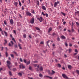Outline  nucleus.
I'll use <instances>...</instances> for the list:
<instances>
[{
    "mask_svg": "<svg viewBox=\"0 0 79 79\" xmlns=\"http://www.w3.org/2000/svg\"><path fill=\"white\" fill-rule=\"evenodd\" d=\"M6 63L7 64V66H8L9 69L10 70L11 69V66L10 65L11 62H10V61L8 60L7 61Z\"/></svg>",
    "mask_w": 79,
    "mask_h": 79,
    "instance_id": "1",
    "label": "nucleus"
},
{
    "mask_svg": "<svg viewBox=\"0 0 79 79\" xmlns=\"http://www.w3.org/2000/svg\"><path fill=\"white\" fill-rule=\"evenodd\" d=\"M35 20V19L34 18H32L30 20V23L31 24H33L34 23V21Z\"/></svg>",
    "mask_w": 79,
    "mask_h": 79,
    "instance_id": "2",
    "label": "nucleus"
},
{
    "mask_svg": "<svg viewBox=\"0 0 79 79\" xmlns=\"http://www.w3.org/2000/svg\"><path fill=\"white\" fill-rule=\"evenodd\" d=\"M62 76L64 78V79H69V78L65 74H62Z\"/></svg>",
    "mask_w": 79,
    "mask_h": 79,
    "instance_id": "3",
    "label": "nucleus"
},
{
    "mask_svg": "<svg viewBox=\"0 0 79 79\" xmlns=\"http://www.w3.org/2000/svg\"><path fill=\"white\" fill-rule=\"evenodd\" d=\"M37 19L40 20V22H42V21H43L44 19L41 17H38L37 18Z\"/></svg>",
    "mask_w": 79,
    "mask_h": 79,
    "instance_id": "4",
    "label": "nucleus"
},
{
    "mask_svg": "<svg viewBox=\"0 0 79 79\" xmlns=\"http://www.w3.org/2000/svg\"><path fill=\"white\" fill-rule=\"evenodd\" d=\"M19 67L20 68L24 69V68H25V66H24V65L23 64H22L19 65Z\"/></svg>",
    "mask_w": 79,
    "mask_h": 79,
    "instance_id": "5",
    "label": "nucleus"
},
{
    "mask_svg": "<svg viewBox=\"0 0 79 79\" xmlns=\"http://www.w3.org/2000/svg\"><path fill=\"white\" fill-rule=\"evenodd\" d=\"M46 77H47V78H49V79H53V78L51 77H49L48 76H44V78H45Z\"/></svg>",
    "mask_w": 79,
    "mask_h": 79,
    "instance_id": "6",
    "label": "nucleus"
},
{
    "mask_svg": "<svg viewBox=\"0 0 79 79\" xmlns=\"http://www.w3.org/2000/svg\"><path fill=\"white\" fill-rule=\"evenodd\" d=\"M26 14L27 16H32V14L29 12H27Z\"/></svg>",
    "mask_w": 79,
    "mask_h": 79,
    "instance_id": "7",
    "label": "nucleus"
},
{
    "mask_svg": "<svg viewBox=\"0 0 79 79\" xmlns=\"http://www.w3.org/2000/svg\"><path fill=\"white\" fill-rule=\"evenodd\" d=\"M52 73H51V75H53L54 74H55V72L53 70H52Z\"/></svg>",
    "mask_w": 79,
    "mask_h": 79,
    "instance_id": "8",
    "label": "nucleus"
},
{
    "mask_svg": "<svg viewBox=\"0 0 79 79\" xmlns=\"http://www.w3.org/2000/svg\"><path fill=\"white\" fill-rule=\"evenodd\" d=\"M18 46L19 48V49H22V48L21 47L22 45L21 44H20L19 43L18 44Z\"/></svg>",
    "mask_w": 79,
    "mask_h": 79,
    "instance_id": "9",
    "label": "nucleus"
},
{
    "mask_svg": "<svg viewBox=\"0 0 79 79\" xmlns=\"http://www.w3.org/2000/svg\"><path fill=\"white\" fill-rule=\"evenodd\" d=\"M42 8L44 10H46V8L44 6H42Z\"/></svg>",
    "mask_w": 79,
    "mask_h": 79,
    "instance_id": "10",
    "label": "nucleus"
},
{
    "mask_svg": "<svg viewBox=\"0 0 79 79\" xmlns=\"http://www.w3.org/2000/svg\"><path fill=\"white\" fill-rule=\"evenodd\" d=\"M68 68L69 69H71V68H72V66H71V65H68Z\"/></svg>",
    "mask_w": 79,
    "mask_h": 79,
    "instance_id": "11",
    "label": "nucleus"
},
{
    "mask_svg": "<svg viewBox=\"0 0 79 79\" xmlns=\"http://www.w3.org/2000/svg\"><path fill=\"white\" fill-rule=\"evenodd\" d=\"M10 23L12 24H13V20L12 19H11L10 20Z\"/></svg>",
    "mask_w": 79,
    "mask_h": 79,
    "instance_id": "12",
    "label": "nucleus"
},
{
    "mask_svg": "<svg viewBox=\"0 0 79 79\" xmlns=\"http://www.w3.org/2000/svg\"><path fill=\"white\" fill-rule=\"evenodd\" d=\"M4 32L5 34V36H6V37H8V33H7V32L5 31H4Z\"/></svg>",
    "mask_w": 79,
    "mask_h": 79,
    "instance_id": "13",
    "label": "nucleus"
},
{
    "mask_svg": "<svg viewBox=\"0 0 79 79\" xmlns=\"http://www.w3.org/2000/svg\"><path fill=\"white\" fill-rule=\"evenodd\" d=\"M39 69L40 71H43V67H42V66L40 67L39 68Z\"/></svg>",
    "mask_w": 79,
    "mask_h": 79,
    "instance_id": "14",
    "label": "nucleus"
},
{
    "mask_svg": "<svg viewBox=\"0 0 79 79\" xmlns=\"http://www.w3.org/2000/svg\"><path fill=\"white\" fill-rule=\"evenodd\" d=\"M57 3L56 2H55L54 4V7H55V8L56 7V6H57Z\"/></svg>",
    "mask_w": 79,
    "mask_h": 79,
    "instance_id": "15",
    "label": "nucleus"
},
{
    "mask_svg": "<svg viewBox=\"0 0 79 79\" xmlns=\"http://www.w3.org/2000/svg\"><path fill=\"white\" fill-rule=\"evenodd\" d=\"M61 38L63 39H66V37L63 35L61 36Z\"/></svg>",
    "mask_w": 79,
    "mask_h": 79,
    "instance_id": "16",
    "label": "nucleus"
},
{
    "mask_svg": "<svg viewBox=\"0 0 79 79\" xmlns=\"http://www.w3.org/2000/svg\"><path fill=\"white\" fill-rule=\"evenodd\" d=\"M52 30V28L51 27H50L49 29V30L48 31V32H50Z\"/></svg>",
    "mask_w": 79,
    "mask_h": 79,
    "instance_id": "17",
    "label": "nucleus"
},
{
    "mask_svg": "<svg viewBox=\"0 0 79 79\" xmlns=\"http://www.w3.org/2000/svg\"><path fill=\"white\" fill-rule=\"evenodd\" d=\"M4 41H5V43H4V45H6L7 43V40H5Z\"/></svg>",
    "mask_w": 79,
    "mask_h": 79,
    "instance_id": "18",
    "label": "nucleus"
},
{
    "mask_svg": "<svg viewBox=\"0 0 79 79\" xmlns=\"http://www.w3.org/2000/svg\"><path fill=\"white\" fill-rule=\"evenodd\" d=\"M12 53H15V55H16L17 56H18V54H17V53H16V52L15 51H13L12 52Z\"/></svg>",
    "mask_w": 79,
    "mask_h": 79,
    "instance_id": "19",
    "label": "nucleus"
},
{
    "mask_svg": "<svg viewBox=\"0 0 79 79\" xmlns=\"http://www.w3.org/2000/svg\"><path fill=\"white\" fill-rule=\"evenodd\" d=\"M30 63V61H29L27 62V63H26V64H27V65L28 64H29Z\"/></svg>",
    "mask_w": 79,
    "mask_h": 79,
    "instance_id": "20",
    "label": "nucleus"
},
{
    "mask_svg": "<svg viewBox=\"0 0 79 79\" xmlns=\"http://www.w3.org/2000/svg\"><path fill=\"white\" fill-rule=\"evenodd\" d=\"M35 28L36 29V30H37V31H40V28H39L38 27H35Z\"/></svg>",
    "mask_w": 79,
    "mask_h": 79,
    "instance_id": "21",
    "label": "nucleus"
},
{
    "mask_svg": "<svg viewBox=\"0 0 79 79\" xmlns=\"http://www.w3.org/2000/svg\"><path fill=\"white\" fill-rule=\"evenodd\" d=\"M18 75L19 76H21L22 75V73H18Z\"/></svg>",
    "mask_w": 79,
    "mask_h": 79,
    "instance_id": "22",
    "label": "nucleus"
},
{
    "mask_svg": "<svg viewBox=\"0 0 79 79\" xmlns=\"http://www.w3.org/2000/svg\"><path fill=\"white\" fill-rule=\"evenodd\" d=\"M39 76H40V77H43V75H42L41 73L39 74Z\"/></svg>",
    "mask_w": 79,
    "mask_h": 79,
    "instance_id": "23",
    "label": "nucleus"
},
{
    "mask_svg": "<svg viewBox=\"0 0 79 79\" xmlns=\"http://www.w3.org/2000/svg\"><path fill=\"white\" fill-rule=\"evenodd\" d=\"M15 5L16 6H17V5H18V3L17 2H15Z\"/></svg>",
    "mask_w": 79,
    "mask_h": 79,
    "instance_id": "24",
    "label": "nucleus"
},
{
    "mask_svg": "<svg viewBox=\"0 0 79 79\" xmlns=\"http://www.w3.org/2000/svg\"><path fill=\"white\" fill-rule=\"evenodd\" d=\"M17 25L18 26H20V25H21V23H20V22H17Z\"/></svg>",
    "mask_w": 79,
    "mask_h": 79,
    "instance_id": "25",
    "label": "nucleus"
},
{
    "mask_svg": "<svg viewBox=\"0 0 79 79\" xmlns=\"http://www.w3.org/2000/svg\"><path fill=\"white\" fill-rule=\"evenodd\" d=\"M37 5H38V6H39L40 4H39V2L38 1H37Z\"/></svg>",
    "mask_w": 79,
    "mask_h": 79,
    "instance_id": "26",
    "label": "nucleus"
},
{
    "mask_svg": "<svg viewBox=\"0 0 79 79\" xmlns=\"http://www.w3.org/2000/svg\"><path fill=\"white\" fill-rule=\"evenodd\" d=\"M23 38L25 39V38H26V34H24L23 35Z\"/></svg>",
    "mask_w": 79,
    "mask_h": 79,
    "instance_id": "27",
    "label": "nucleus"
},
{
    "mask_svg": "<svg viewBox=\"0 0 79 79\" xmlns=\"http://www.w3.org/2000/svg\"><path fill=\"white\" fill-rule=\"evenodd\" d=\"M50 40H49L48 41H47V44L48 45V46H49V45H48V43L50 42Z\"/></svg>",
    "mask_w": 79,
    "mask_h": 79,
    "instance_id": "28",
    "label": "nucleus"
},
{
    "mask_svg": "<svg viewBox=\"0 0 79 79\" xmlns=\"http://www.w3.org/2000/svg\"><path fill=\"white\" fill-rule=\"evenodd\" d=\"M72 32H75V31H74V29H73V27H72Z\"/></svg>",
    "mask_w": 79,
    "mask_h": 79,
    "instance_id": "29",
    "label": "nucleus"
},
{
    "mask_svg": "<svg viewBox=\"0 0 79 79\" xmlns=\"http://www.w3.org/2000/svg\"><path fill=\"white\" fill-rule=\"evenodd\" d=\"M9 73L10 76H11L12 75V74L11 73V71H9Z\"/></svg>",
    "mask_w": 79,
    "mask_h": 79,
    "instance_id": "30",
    "label": "nucleus"
},
{
    "mask_svg": "<svg viewBox=\"0 0 79 79\" xmlns=\"http://www.w3.org/2000/svg\"><path fill=\"white\" fill-rule=\"evenodd\" d=\"M75 23H76L77 24V26H79V22H76Z\"/></svg>",
    "mask_w": 79,
    "mask_h": 79,
    "instance_id": "31",
    "label": "nucleus"
},
{
    "mask_svg": "<svg viewBox=\"0 0 79 79\" xmlns=\"http://www.w3.org/2000/svg\"><path fill=\"white\" fill-rule=\"evenodd\" d=\"M33 63H38V61H37V60H35L33 61Z\"/></svg>",
    "mask_w": 79,
    "mask_h": 79,
    "instance_id": "32",
    "label": "nucleus"
},
{
    "mask_svg": "<svg viewBox=\"0 0 79 79\" xmlns=\"http://www.w3.org/2000/svg\"><path fill=\"white\" fill-rule=\"evenodd\" d=\"M72 51V49L71 48L69 49V53L71 52V51Z\"/></svg>",
    "mask_w": 79,
    "mask_h": 79,
    "instance_id": "33",
    "label": "nucleus"
},
{
    "mask_svg": "<svg viewBox=\"0 0 79 79\" xmlns=\"http://www.w3.org/2000/svg\"><path fill=\"white\" fill-rule=\"evenodd\" d=\"M52 35L53 36H54V35H56V34L54 32L52 33Z\"/></svg>",
    "mask_w": 79,
    "mask_h": 79,
    "instance_id": "34",
    "label": "nucleus"
},
{
    "mask_svg": "<svg viewBox=\"0 0 79 79\" xmlns=\"http://www.w3.org/2000/svg\"><path fill=\"white\" fill-rule=\"evenodd\" d=\"M6 57H8V52H6Z\"/></svg>",
    "mask_w": 79,
    "mask_h": 79,
    "instance_id": "35",
    "label": "nucleus"
},
{
    "mask_svg": "<svg viewBox=\"0 0 79 79\" xmlns=\"http://www.w3.org/2000/svg\"><path fill=\"white\" fill-rule=\"evenodd\" d=\"M76 72L78 74H79V70H77L76 71Z\"/></svg>",
    "mask_w": 79,
    "mask_h": 79,
    "instance_id": "36",
    "label": "nucleus"
},
{
    "mask_svg": "<svg viewBox=\"0 0 79 79\" xmlns=\"http://www.w3.org/2000/svg\"><path fill=\"white\" fill-rule=\"evenodd\" d=\"M10 56L11 57H12V58H14V55L13 54H10Z\"/></svg>",
    "mask_w": 79,
    "mask_h": 79,
    "instance_id": "37",
    "label": "nucleus"
},
{
    "mask_svg": "<svg viewBox=\"0 0 79 79\" xmlns=\"http://www.w3.org/2000/svg\"><path fill=\"white\" fill-rule=\"evenodd\" d=\"M12 40H14V41L15 42V43H16V41H15V38H12Z\"/></svg>",
    "mask_w": 79,
    "mask_h": 79,
    "instance_id": "38",
    "label": "nucleus"
},
{
    "mask_svg": "<svg viewBox=\"0 0 79 79\" xmlns=\"http://www.w3.org/2000/svg\"><path fill=\"white\" fill-rule=\"evenodd\" d=\"M23 61L25 63H27V61H26V60L25 59L23 60Z\"/></svg>",
    "mask_w": 79,
    "mask_h": 79,
    "instance_id": "39",
    "label": "nucleus"
},
{
    "mask_svg": "<svg viewBox=\"0 0 79 79\" xmlns=\"http://www.w3.org/2000/svg\"><path fill=\"white\" fill-rule=\"evenodd\" d=\"M15 66H18V63H17V62H15Z\"/></svg>",
    "mask_w": 79,
    "mask_h": 79,
    "instance_id": "40",
    "label": "nucleus"
},
{
    "mask_svg": "<svg viewBox=\"0 0 79 79\" xmlns=\"http://www.w3.org/2000/svg\"><path fill=\"white\" fill-rule=\"evenodd\" d=\"M9 47H12V45H11V44L10 43H9Z\"/></svg>",
    "mask_w": 79,
    "mask_h": 79,
    "instance_id": "41",
    "label": "nucleus"
},
{
    "mask_svg": "<svg viewBox=\"0 0 79 79\" xmlns=\"http://www.w3.org/2000/svg\"><path fill=\"white\" fill-rule=\"evenodd\" d=\"M65 44L66 46V47H68V44L66 42H65Z\"/></svg>",
    "mask_w": 79,
    "mask_h": 79,
    "instance_id": "42",
    "label": "nucleus"
},
{
    "mask_svg": "<svg viewBox=\"0 0 79 79\" xmlns=\"http://www.w3.org/2000/svg\"><path fill=\"white\" fill-rule=\"evenodd\" d=\"M42 14L43 16H45V14H44V13L43 12H42Z\"/></svg>",
    "mask_w": 79,
    "mask_h": 79,
    "instance_id": "43",
    "label": "nucleus"
},
{
    "mask_svg": "<svg viewBox=\"0 0 79 79\" xmlns=\"http://www.w3.org/2000/svg\"><path fill=\"white\" fill-rule=\"evenodd\" d=\"M13 71H15L16 70V68H14L13 69Z\"/></svg>",
    "mask_w": 79,
    "mask_h": 79,
    "instance_id": "44",
    "label": "nucleus"
},
{
    "mask_svg": "<svg viewBox=\"0 0 79 79\" xmlns=\"http://www.w3.org/2000/svg\"><path fill=\"white\" fill-rule=\"evenodd\" d=\"M61 14H62V15H63L64 16H65V14H64V13H63V12H61Z\"/></svg>",
    "mask_w": 79,
    "mask_h": 79,
    "instance_id": "45",
    "label": "nucleus"
},
{
    "mask_svg": "<svg viewBox=\"0 0 79 79\" xmlns=\"http://www.w3.org/2000/svg\"><path fill=\"white\" fill-rule=\"evenodd\" d=\"M4 24H5V25H6V20H4Z\"/></svg>",
    "mask_w": 79,
    "mask_h": 79,
    "instance_id": "46",
    "label": "nucleus"
},
{
    "mask_svg": "<svg viewBox=\"0 0 79 79\" xmlns=\"http://www.w3.org/2000/svg\"><path fill=\"white\" fill-rule=\"evenodd\" d=\"M72 45H73V44L71 43L69 44V46H70V47H71L72 46Z\"/></svg>",
    "mask_w": 79,
    "mask_h": 79,
    "instance_id": "47",
    "label": "nucleus"
},
{
    "mask_svg": "<svg viewBox=\"0 0 79 79\" xmlns=\"http://www.w3.org/2000/svg\"><path fill=\"white\" fill-rule=\"evenodd\" d=\"M15 48H18V45H17L15 44Z\"/></svg>",
    "mask_w": 79,
    "mask_h": 79,
    "instance_id": "48",
    "label": "nucleus"
},
{
    "mask_svg": "<svg viewBox=\"0 0 79 79\" xmlns=\"http://www.w3.org/2000/svg\"><path fill=\"white\" fill-rule=\"evenodd\" d=\"M60 38H59V37H58L57 38V40L58 41H60Z\"/></svg>",
    "mask_w": 79,
    "mask_h": 79,
    "instance_id": "49",
    "label": "nucleus"
},
{
    "mask_svg": "<svg viewBox=\"0 0 79 79\" xmlns=\"http://www.w3.org/2000/svg\"><path fill=\"white\" fill-rule=\"evenodd\" d=\"M33 65H34V66L35 67L37 66V64H33Z\"/></svg>",
    "mask_w": 79,
    "mask_h": 79,
    "instance_id": "50",
    "label": "nucleus"
},
{
    "mask_svg": "<svg viewBox=\"0 0 79 79\" xmlns=\"http://www.w3.org/2000/svg\"><path fill=\"white\" fill-rule=\"evenodd\" d=\"M29 69H30V70H31L32 69V67H31V66H30L29 67Z\"/></svg>",
    "mask_w": 79,
    "mask_h": 79,
    "instance_id": "51",
    "label": "nucleus"
},
{
    "mask_svg": "<svg viewBox=\"0 0 79 79\" xmlns=\"http://www.w3.org/2000/svg\"><path fill=\"white\" fill-rule=\"evenodd\" d=\"M40 44H44V43L43 41H42L40 43Z\"/></svg>",
    "mask_w": 79,
    "mask_h": 79,
    "instance_id": "52",
    "label": "nucleus"
},
{
    "mask_svg": "<svg viewBox=\"0 0 79 79\" xmlns=\"http://www.w3.org/2000/svg\"><path fill=\"white\" fill-rule=\"evenodd\" d=\"M10 43H11V44H12V45H13V44H14L13 42V41H10Z\"/></svg>",
    "mask_w": 79,
    "mask_h": 79,
    "instance_id": "53",
    "label": "nucleus"
},
{
    "mask_svg": "<svg viewBox=\"0 0 79 79\" xmlns=\"http://www.w3.org/2000/svg\"><path fill=\"white\" fill-rule=\"evenodd\" d=\"M73 46L75 48H77L78 47L77 45H74Z\"/></svg>",
    "mask_w": 79,
    "mask_h": 79,
    "instance_id": "54",
    "label": "nucleus"
},
{
    "mask_svg": "<svg viewBox=\"0 0 79 79\" xmlns=\"http://www.w3.org/2000/svg\"><path fill=\"white\" fill-rule=\"evenodd\" d=\"M48 74H51V73H50V70H48Z\"/></svg>",
    "mask_w": 79,
    "mask_h": 79,
    "instance_id": "55",
    "label": "nucleus"
},
{
    "mask_svg": "<svg viewBox=\"0 0 79 79\" xmlns=\"http://www.w3.org/2000/svg\"><path fill=\"white\" fill-rule=\"evenodd\" d=\"M20 61H21V62H23V60H22V59H21V58H20Z\"/></svg>",
    "mask_w": 79,
    "mask_h": 79,
    "instance_id": "56",
    "label": "nucleus"
},
{
    "mask_svg": "<svg viewBox=\"0 0 79 79\" xmlns=\"http://www.w3.org/2000/svg\"><path fill=\"white\" fill-rule=\"evenodd\" d=\"M58 67H61V65L59 64H58Z\"/></svg>",
    "mask_w": 79,
    "mask_h": 79,
    "instance_id": "57",
    "label": "nucleus"
},
{
    "mask_svg": "<svg viewBox=\"0 0 79 79\" xmlns=\"http://www.w3.org/2000/svg\"><path fill=\"white\" fill-rule=\"evenodd\" d=\"M19 3L20 6H21V2H19Z\"/></svg>",
    "mask_w": 79,
    "mask_h": 79,
    "instance_id": "58",
    "label": "nucleus"
},
{
    "mask_svg": "<svg viewBox=\"0 0 79 79\" xmlns=\"http://www.w3.org/2000/svg\"><path fill=\"white\" fill-rule=\"evenodd\" d=\"M35 69H36V71H39V69H38V68H36Z\"/></svg>",
    "mask_w": 79,
    "mask_h": 79,
    "instance_id": "59",
    "label": "nucleus"
},
{
    "mask_svg": "<svg viewBox=\"0 0 79 79\" xmlns=\"http://www.w3.org/2000/svg\"><path fill=\"white\" fill-rule=\"evenodd\" d=\"M45 15L47 17H48V14H45Z\"/></svg>",
    "mask_w": 79,
    "mask_h": 79,
    "instance_id": "60",
    "label": "nucleus"
},
{
    "mask_svg": "<svg viewBox=\"0 0 79 79\" xmlns=\"http://www.w3.org/2000/svg\"><path fill=\"white\" fill-rule=\"evenodd\" d=\"M74 2H72V6H74Z\"/></svg>",
    "mask_w": 79,
    "mask_h": 79,
    "instance_id": "61",
    "label": "nucleus"
},
{
    "mask_svg": "<svg viewBox=\"0 0 79 79\" xmlns=\"http://www.w3.org/2000/svg\"><path fill=\"white\" fill-rule=\"evenodd\" d=\"M75 52H78V51H77V49H75Z\"/></svg>",
    "mask_w": 79,
    "mask_h": 79,
    "instance_id": "62",
    "label": "nucleus"
},
{
    "mask_svg": "<svg viewBox=\"0 0 79 79\" xmlns=\"http://www.w3.org/2000/svg\"><path fill=\"white\" fill-rule=\"evenodd\" d=\"M63 24H64V25L66 24V22H65V21L63 22Z\"/></svg>",
    "mask_w": 79,
    "mask_h": 79,
    "instance_id": "63",
    "label": "nucleus"
},
{
    "mask_svg": "<svg viewBox=\"0 0 79 79\" xmlns=\"http://www.w3.org/2000/svg\"><path fill=\"white\" fill-rule=\"evenodd\" d=\"M14 33V34H16V31L15 30H13Z\"/></svg>",
    "mask_w": 79,
    "mask_h": 79,
    "instance_id": "64",
    "label": "nucleus"
}]
</instances>
